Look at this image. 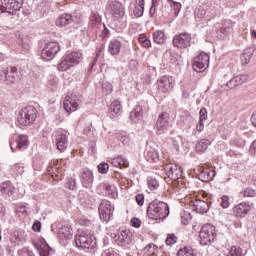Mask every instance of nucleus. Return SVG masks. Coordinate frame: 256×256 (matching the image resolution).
Wrapping results in <instances>:
<instances>
[{
  "label": "nucleus",
  "mask_w": 256,
  "mask_h": 256,
  "mask_svg": "<svg viewBox=\"0 0 256 256\" xmlns=\"http://www.w3.org/2000/svg\"><path fill=\"white\" fill-rule=\"evenodd\" d=\"M147 215L149 219L154 221L166 219V217H169V204L155 199L148 205Z\"/></svg>",
  "instance_id": "nucleus-1"
},
{
  "label": "nucleus",
  "mask_w": 256,
  "mask_h": 256,
  "mask_svg": "<svg viewBox=\"0 0 256 256\" xmlns=\"http://www.w3.org/2000/svg\"><path fill=\"white\" fill-rule=\"evenodd\" d=\"M37 119V109L33 106L23 108L18 116V123L23 127L33 125Z\"/></svg>",
  "instance_id": "nucleus-2"
},
{
  "label": "nucleus",
  "mask_w": 256,
  "mask_h": 256,
  "mask_svg": "<svg viewBox=\"0 0 256 256\" xmlns=\"http://www.w3.org/2000/svg\"><path fill=\"white\" fill-rule=\"evenodd\" d=\"M76 247L82 249H95L97 247V239L93 235H88L85 232L77 234L75 236Z\"/></svg>",
  "instance_id": "nucleus-3"
},
{
  "label": "nucleus",
  "mask_w": 256,
  "mask_h": 256,
  "mask_svg": "<svg viewBox=\"0 0 256 256\" xmlns=\"http://www.w3.org/2000/svg\"><path fill=\"white\" fill-rule=\"evenodd\" d=\"M217 233H215V226L212 224H205L202 226L199 234L200 245H211L212 241H215Z\"/></svg>",
  "instance_id": "nucleus-4"
},
{
  "label": "nucleus",
  "mask_w": 256,
  "mask_h": 256,
  "mask_svg": "<svg viewBox=\"0 0 256 256\" xmlns=\"http://www.w3.org/2000/svg\"><path fill=\"white\" fill-rule=\"evenodd\" d=\"M83 102V96L79 92H74L71 95L66 96L64 100V109L67 113L71 111H77L79 105Z\"/></svg>",
  "instance_id": "nucleus-5"
},
{
  "label": "nucleus",
  "mask_w": 256,
  "mask_h": 256,
  "mask_svg": "<svg viewBox=\"0 0 256 256\" xmlns=\"http://www.w3.org/2000/svg\"><path fill=\"white\" fill-rule=\"evenodd\" d=\"M23 7V0H3L0 1V15L1 13H9L15 15L19 9Z\"/></svg>",
  "instance_id": "nucleus-6"
},
{
  "label": "nucleus",
  "mask_w": 256,
  "mask_h": 256,
  "mask_svg": "<svg viewBox=\"0 0 256 256\" xmlns=\"http://www.w3.org/2000/svg\"><path fill=\"white\" fill-rule=\"evenodd\" d=\"M61 51V46L57 42H49L42 50L41 57L43 61H52L55 59V55H57Z\"/></svg>",
  "instance_id": "nucleus-7"
},
{
  "label": "nucleus",
  "mask_w": 256,
  "mask_h": 256,
  "mask_svg": "<svg viewBox=\"0 0 256 256\" xmlns=\"http://www.w3.org/2000/svg\"><path fill=\"white\" fill-rule=\"evenodd\" d=\"M112 239L118 247H127L131 245L133 238L129 230H122L112 235Z\"/></svg>",
  "instance_id": "nucleus-8"
},
{
  "label": "nucleus",
  "mask_w": 256,
  "mask_h": 256,
  "mask_svg": "<svg viewBox=\"0 0 256 256\" xmlns=\"http://www.w3.org/2000/svg\"><path fill=\"white\" fill-rule=\"evenodd\" d=\"M19 75L16 67H7L0 71V83L11 85L17 81Z\"/></svg>",
  "instance_id": "nucleus-9"
},
{
  "label": "nucleus",
  "mask_w": 256,
  "mask_h": 256,
  "mask_svg": "<svg viewBox=\"0 0 256 256\" xmlns=\"http://www.w3.org/2000/svg\"><path fill=\"white\" fill-rule=\"evenodd\" d=\"M209 67V56L207 53L202 52L194 58L193 69L196 73H203Z\"/></svg>",
  "instance_id": "nucleus-10"
},
{
  "label": "nucleus",
  "mask_w": 256,
  "mask_h": 256,
  "mask_svg": "<svg viewBox=\"0 0 256 256\" xmlns=\"http://www.w3.org/2000/svg\"><path fill=\"white\" fill-rule=\"evenodd\" d=\"M172 43L177 49L191 47V34L184 32L173 37Z\"/></svg>",
  "instance_id": "nucleus-11"
},
{
  "label": "nucleus",
  "mask_w": 256,
  "mask_h": 256,
  "mask_svg": "<svg viewBox=\"0 0 256 256\" xmlns=\"http://www.w3.org/2000/svg\"><path fill=\"white\" fill-rule=\"evenodd\" d=\"M108 11L115 17V19H122V17H125V8L118 0L108 1Z\"/></svg>",
  "instance_id": "nucleus-12"
},
{
  "label": "nucleus",
  "mask_w": 256,
  "mask_h": 256,
  "mask_svg": "<svg viewBox=\"0 0 256 256\" xmlns=\"http://www.w3.org/2000/svg\"><path fill=\"white\" fill-rule=\"evenodd\" d=\"M80 181L85 189H91V187H93V181H95V176H93V170L89 168H83L80 171Z\"/></svg>",
  "instance_id": "nucleus-13"
},
{
  "label": "nucleus",
  "mask_w": 256,
  "mask_h": 256,
  "mask_svg": "<svg viewBox=\"0 0 256 256\" xmlns=\"http://www.w3.org/2000/svg\"><path fill=\"white\" fill-rule=\"evenodd\" d=\"M164 171L169 177V179H172V181H177L182 175L183 171H181V168L177 166V164H166L164 167Z\"/></svg>",
  "instance_id": "nucleus-14"
},
{
  "label": "nucleus",
  "mask_w": 256,
  "mask_h": 256,
  "mask_svg": "<svg viewBox=\"0 0 256 256\" xmlns=\"http://www.w3.org/2000/svg\"><path fill=\"white\" fill-rule=\"evenodd\" d=\"M111 202L109 200H102L99 206V216L102 221H109L111 219Z\"/></svg>",
  "instance_id": "nucleus-15"
},
{
  "label": "nucleus",
  "mask_w": 256,
  "mask_h": 256,
  "mask_svg": "<svg viewBox=\"0 0 256 256\" xmlns=\"http://www.w3.org/2000/svg\"><path fill=\"white\" fill-rule=\"evenodd\" d=\"M249 211H251V205H249V203L247 202H242L240 204H237L233 208V214L238 219H243L247 217Z\"/></svg>",
  "instance_id": "nucleus-16"
},
{
  "label": "nucleus",
  "mask_w": 256,
  "mask_h": 256,
  "mask_svg": "<svg viewBox=\"0 0 256 256\" xmlns=\"http://www.w3.org/2000/svg\"><path fill=\"white\" fill-rule=\"evenodd\" d=\"M29 147V138L27 135H20L16 141L10 142V148L14 152L15 149H19V151H25Z\"/></svg>",
  "instance_id": "nucleus-17"
},
{
  "label": "nucleus",
  "mask_w": 256,
  "mask_h": 256,
  "mask_svg": "<svg viewBox=\"0 0 256 256\" xmlns=\"http://www.w3.org/2000/svg\"><path fill=\"white\" fill-rule=\"evenodd\" d=\"M157 85L162 93H167V91L173 89V77L163 76L157 81Z\"/></svg>",
  "instance_id": "nucleus-18"
},
{
  "label": "nucleus",
  "mask_w": 256,
  "mask_h": 256,
  "mask_svg": "<svg viewBox=\"0 0 256 256\" xmlns=\"http://www.w3.org/2000/svg\"><path fill=\"white\" fill-rule=\"evenodd\" d=\"M0 193L4 199H9V197L15 195V186L11 181L2 182L0 185Z\"/></svg>",
  "instance_id": "nucleus-19"
},
{
  "label": "nucleus",
  "mask_w": 256,
  "mask_h": 256,
  "mask_svg": "<svg viewBox=\"0 0 256 256\" xmlns=\"http://www.w3.org/2000/svg\"><path fill=\"white\" fill-rule=\"evenodd\" d=\"M171 127V124L169 123V114L167 112H164L159 115L158 120L156 122V129L157 131H167Z\"/></svg>",
  "instance_id": "nucleus-20"
},
{
  "label": "nucleus",
  "mask_w": 256,
  "mask_h": 256,
  "mask_svg": "<svg viewBox=\"0 0 256 256\" xmlns=\"http://www.w3.org/2000/svg\"><path fill=\"white\" fill-rule=\"evenodd\" d=\"M40 243L41 245L36 242L33 243L34 247H36L37 251H39L40 256H50L52 255V253H55V251H53V248H50L49 244H47V241H45V239H42Z\"/></svg>",
  "instance_id": "nucleus-21"
},
{
  "label": "nucleus",
  "mask_w": 256,
  "mask_h": 256,
  "mask_svg": "<svg viewBox=\"0 0 256 256\" xmlns=\"http://www.w3.org/2000/svg\"><path fill=\"white\" fill-rule=\"evenodd\" d=\"M193 207L196 213H200L201 215L207 213L209 211V202L201 199H197L193 202Z\"/></svg>",
  "instance_id": "nucleus-22"
},
{
  "label": "nucleus",
  "mask_w": 256,
  "mask_h": 256,
  "mask_svg": "<svg viewBox=\"0 0 256 256\" xmlns=\"http://www.w3.org/2000/svg\"><path fill=\"white\" fill-rule=\"evenodd\" d=\"M211 9V5L209 3H202L198 8L194 10V17L196 21H201L207 15V11Z\"/></svg>",
  "instance_id": "nucleus-23"
},
{
  "label": "nucleus",
  "mask_w": 256,
  "mask_h": 256,
  "mask_svg": "<svg viewBox=\"0 0 256 256\" xmlns=\"http://www.w3.org/2000/svg\"><path fill=\"white\" fill-rule=\"evenodd\" d=\"M144 157L150 163H157L159 161V151L153 147H148L146 148Z\"/></svg>",
  "instance_id": "nucleus-24"
},
{
  "label": "nucleus",
  "mask_w": 256,
  "mask_h": 256,
  "mask_svg": "<svg viewBox=\"0 0 256 256\" xmlns=\"http://www.w3.org/2000/svg\"><path fill=\"white\" fill-rule=\"evenodd\" d=\"M215 175H216V172L214 169L211 170L209 168H206L198 174V177L200 181H203L204 183H209V181H213V178L215 177Z\"/></svg>",
  "instance_id": "nucleus-25"
},
{
  "label": "nucleus",
  "mask_w": 256,
  "mask_h": 256,
  "mask_svg": "<svg viewBox=\"0 0 256 256\" xmlns=\"http://www.w3.org/2000/svg\"><path fill=\"white\" fill-rule=\"evenodd\" d=\"M73 23V15L64 13L56 20L57 27H66V25H71Z\"/></svg>",
  "instance_id": "nucleus-26"
},
{
  "label": "nucleus",
  "mask_w": 256,
  "mask_h": 256,
  "mask_svg": "<svg viewBox=\"0 0 256 256\" xmlns=\"http://www.w3.org/2000/svg\"><path fill=\"white\" fill-rule=\"evenodd\" d=\"M69 144L67 140V135L65 134H60L56 138V146L58 151L63 153L67 149V145Z\"/></svg>",
  "instance_id": "nucleus-27"
},
{
  "label": "nucleus",
  "mask_w": 256,
  "mask_h": 256,
  "mask_svg": "<svg viewBox=\"0 0 256 256\" xmlns=\"http://www.w3.org/2000/svg\"><path fill=\"white\" fill-rule=\"evenodd\" d=\"M109 113L111 117H119V115L123 113V110L121 109V102H119V100H115L111 103Z\"/></svg>",
  "instance_id": "nucleus-28"
},
{
  "label": "nucleus",
  "mask_w": 256,
  "mask_h": 256,
  "mask_svg": "<svg viewBox=\"0 0 256 256\" xmlns=\"http://www.w3.org/2000/svg\"><path fill=\"white\" fill-rule=\"evenodd\" d=\"M66 58L72 67L79 65L81 63V59H83L81 53L79 52H71L70 54L66 55Z\"/></svg>",
  "instance_id": "nucleus-29"
},
{
  "label": "nucleus",
  "mask_w": 256,
  "mask_h": 256,
  "mask_svg": "<svg viewBox=\"0 0 256 256\" xmlns=\"http://www.w3.org/2000/svg\"><path fill=\"white\" fill-rule=\"evenodd\" d=\"M144 12H145V0H136V4L133 10L134 16L137 18L143 17Z\"/></svg>",
  "instance_id": "nucleus-30"
},
{
  "label": "nucleus",
  "mask_w": 256,
  "mask_h": 256,
  "mask_svg": "<svg viewBox=\"0 0 256 256\" xmlns=\"http://www.w3.org/2000/svg\"><path fill=\"white\" fill-rule=\"evenodd\" d=\"M143 115V107L136 106L131 112H130V119L132 123H138L139 119H141Z\"/></svg>",
  "instance_id": "nucleus-31"
},
{
  "label": "nucleus",
  "mask_w": 256,
  "mask_h": 256,
  "mask_svg": "<svg viewBox=\"0 0 256 256\" xmlns=\"http://www.w3.org/2000/svg\"><path fill=\"white\" fill-rule=\"evenodd\" d=\"M209 145H211V141L209 139H202L196 144L195 149L197 153H205L209 148Z\"/></svg>",
  "instance_id": "nucleus-32"
},
{
  "label": "nucleus",
  "mask_w": 256,
  "mask_h": 256,
  "mask_svg": "<svg viewBox=\"0 0 256 256\" xmlns=\"http://www.w3.org/2000/svg\"><path fill=\"white\" fill-rule=\"evenodd\" d=\"M108 51L112 55H117L121 52V42L119 40H112L108 46Z\"/></svg>",
  "instance_id": "nucleus-33"
},
{
  "label": "nucleus",
  "mask_w": 256,
  "mask_h": 256,
  "mask_svg": "<svg viewBox=\"0 0 256 256\" xmlns=\"http://www.w3.org/2000/svg\"><path fill=\"white\" fill-rule=\"evenodd\" d=\"M90 25L93 27V29H99L101 27V17L99 14L93 13L90 16Z\"/></svg>",
  "instance_id": "nucleus-34"
},
{
  "label": "nucleus",
  "mask_w": 256,
  "mask_h": 256,
  "mask_svg": "<svg viewBox=\"0 0 256 256\" xmlns=\"http://www.w3.org/2000/svg\"><path fill=\"white\" fill-rule=\"evenodd\" d=\"M102 187L105 189L106 193L112 197V199H115V196L117 195V187H115V185L104 183Z\"/></svg>",
  "instance_id": "nucleus-35"
},
{
  "label": "nucleus",
  "mask_w": 256,
  "mask_h": 256,
  "mask_svg": "<svg viewBox=\"0 0 256 256\" xmlns=\"http://www.w3.org/2000/svg\"><path fill=\"white\" fill-rule=\"evenodd\" d=\"M153 39L154 43H157L158 45H163V43H165V33L161 30H158L153 33Z\"/></svg>",
  "instance_id": "nucleus-36"
},
{
  "label": "nucleus",
  "mask_w": 256,
  "mask_h": 256,
  "mask_svg": "<svg viewBox=\"0 0 256 256\" xmlns=\"http://www.w3.org/2000/svg\"><path fill=\"white\" fill-rule=\"evenodd\" d=\"M49 11V2L42 1L36 7V13H40V15H45Z\"/></svg>",
  "instance_id": "nucleus-37"
},
{
  "label": "nucleus",
  "mask_w": 256,
  "mask_h": 256,
  "mask_svg": "<svg viewBox=\"0 0 256 256\" xmlns=\"http://www.w3.org/2000/svg\"><path fill=\"white\" fill-rule=\"evenodd\" d=\"M251 57H253V50L251 49L245 50L240 57L242 65H248L249 61H251Z\"/></svg>",
  "instance_id": "nucleus-38"
},
{
  "label": "nucleus",
  "mask_w": 256,
  "mask_h": 256,
  "mask_svg": "<svg viewBox=\"0 0 256 256\" xmlns=\"http://www.w3.org/2000/svg\"><path fill=\"white\" fill-rule=\"evenodd\" d=\"M59 233L63 235L65 239H71V237H73V228H71V226H62Z\"/></svg>",
  "instance_id": "nucleus-39"
},
{
  "label": "nucleus",
  "mask_w": 256,
  "mask_h": 256,
  "mask_svg": "<svg viewBox=\"0 0 256 256\" xmlns=\"http://www.w3.org/2000/svg\"><path fill=\"white\" fill-rule=\"evenodd\" d=\"M71 64L69 60L67 59V56L63 58L61 63L58 64V71H67L68 69H71Z\"/></svg>",
  "instance_id": "nucleus-40"
},
{
  "label": "nucleus",
  "mask_w": 256,
  "mask_h": 256,
  "mask_svg": "<svg viewBox=\"0 0 256 256\" xmlns=\"http://www.w3.org/2000/svg\"><path fill=\"white\" fill-rule=\"evenodd\" d=\"M65 189H69L70 191H75L77 189V181L75 178H68L65 183Z\"/></svg>",
  "instance_id": "nucleus-41"
},
{
  "label": "nucleus",
  "mask_w": 256,
  "mask_h": 256,
  "mask_svg": "<svg viewBox=\"0 0 256 256\" xmlns=\"http://www.w3.org/2000/svg\"><path fill=\"white\" fill-rule=\"evenodd\" d=\"M102 91L104 95H109L113 92V84L107 81L102 82Z\"/></svg>",
  "instance_id": "nucleus-42"
},
{
  "label": "nucleus",
  "mask_w": 256,
  "mask_h": 256,
  "mask_svg": "<svg viewBox=\"0 0 256 256\" xmlns=\"http://www.w3.org/2000/svg\"><path fill=\"white\" fill-rule=\"evenodd\" d=\"M97 169L101 175H107V173H109V164L107 162H102L97 166Z\"/></svg>",
  "instance_id": "nucleus-43"
},
{
  "label": "nucleus",
  "mask_w": 256,
  "mask_h": 256,
  "mask_svg": "<svg viewBox=\"0 0 256 256\" xmlns=\"http://www.w3.org/2000/svg\"><path fill=\"white\" fill-rule=\"evenodd\" d=\"M228 256H243V249L233 246L228 253Z\"/></svg>",
  "instance_id": "nucleus-44"
},
{
  "label": "nucleus",
  "mask_w": 256,
  "mask_h": 256,
  "mask_svg": "<svg viewBox=\"0 0 256 256\" xmlns=\"http://www.w3.org/2000/svg\"><path fill=\"white\" fill-rule=\"evenodd\" d=\"M156 251H157V246L155 244H148L144 248V253H147L148 256L155 255Z\"/></svg>",
  "instance_id": "nucleus-45"
},
{
  "label": "nucleus",
  "mask_w": 256,
  "mask_h": 256,
  "mask_svg": "<svg viewBox=\"0 0 256 256\" xmlns=\"http://www.w3.org/2000/svg\"><path fill=\"white\" fill-rule=\"evenodd\" d=\"M148 187L151 191H157V189H159V181L155 178H151L148 181Z\"/></svg>",
  "instance_id": "nucleus-46"
},
{
  "label": "nucleus",
  "mask_w": 256,
  "mask_h": 256,
  "mask_svg": "<svg viewBox=\"0 0 256 256\" xmlns=\"http://www.w3.org/2000/svg\"><path fill=\"white\" fill-rule=\"evenodd\" d=\"M234 79H236V83L238 85H243V83H246V81L249 79V75H247V74H240L238 76H235Z\"/></svg>",
  "instance_id": "nucleus-47"
},
{
  "label": "nucleus",
  "mask_w": 256,
  "mask_h": 256,
  "mask_svg": "<svg viewBox=\"0 0 256 256\" xmlns=\"http://www.w3.org/2000/svg\"><path fill=\"white\" fill-rule=\"evenodd\" d=\"M177 243V236L174 233H170L166 238V245H175Z\"/></svg>",
  "instance_id": "nucleus-48"
},
{
  "label": "nucleus",
  "mask_w": 256,
  "mask_h": 256,
  "mask_svg": "<svg viewBox=\"0 0 256 256\" xmlns=\"http://www.w3.org/2000/svg\"><path fill=\"white\" fill-rule=\"evenodd\" d=\"M19 43L21 44L22 49H24L25 51H29L31 47L29 38H21Z\"/></svg>",
  "instance_id": "nucleus-49"
},
{
  "label": "nucleus",
  "mask_w": 256,
  "mask_h": 256,
  "mask_svg": "<svg viewBox=\"0 0 256 256\" xmlns=\"http://www.w3.org/2000/svg\"><path fill=\"white\" fill-rule=\"evenodd\" d=\"M231 205V203L229 202V196L227 195H223L221 197V207L223 209H229V206Z\"/></svg>",
  "instance_id": "nucleus-50"
},
{
  "label": "nucleus",
  "mask_w": 256,
  "mask_h": 256,
  "mask_svg": "<svg viewBox=\"0 0 256 256\" xmlns=\"http://www.w3.org/2000/svg\"><path fill=\"white\" fill-rule=\"evenodd\" d=\"M177 256H195L193 251L189 248L180 249L177 253Z\"/></svg>",
  "instance_id": "nucleus-51"
},
{
  "label": "nucleus",
  "mask_w": 256,
  "mask_h": 256,
  "mask_svg": "<svg viewBox=\"0 0 256 256\" xmlns=\"http://www.w3.org/2000/svg\"><path fill=\"white\" fill-rule=\"evenodd\" d=\"M139 42L142 43L145 47H151V40H149L145 34H141L139 36Z\"/></svg>",
  "instance_id": "nucleus-52"
},
{
  "label": "nucleus",
  "mask_w": 256,
  "mask_h": 256,
  "mask_svg": "<svg viewBox=\"0 0 256 256\" xmlns=\"http://www.w3.org/2000/svg\"><path fill=\"white\" fill-rule=\"evenodd\" d=\"M114 163H118L120 167H129V162L123 157H118L116 160H114Z\"/></svg>",
  "instance_id": "nucleus-53"
},
{
  "label": "nucleus",
  "mask_w": 256,
  "mask_h": 256,
  "mask_svg": "<svg viewBox=\"0 0 256 256\" xmlns=\"http://www.w3.org/2000/svg\"><path fill=\"white\" fill-rule=\"evenodd\" d=\"M117 139H119V141H121V143H123V145H127V143H129V137H127L125 132H121V133L117 134Z\"/></svg>",
  "instance_id": "nucleus-54"
},
{
  "label": "nucleus",
  "mask_w": 256,
  "mask_h": 256,
  "mask_svg": "<svg viewBox=\"0 0 256 256\" xmlns=\"http://www.w3.org/2000/svg\"><path fill=\"white\" fill-rule=\"evenodd\" d=\"M181 219H182L183 225H187V223L191 221V213L184 212L183 214H181Z\"/></svg>",
  "instance_id": "nucleus-55"
},
{
  "label": "nucleus",
  "mask_w": 256,
  "mask_h": 256,
  "mask_svg": "<svg viewBox=\"0 0 256 256\" xmlns=\"http://www.w3.org/2000/svg\"><path fill=\"white\" fill-rule=\"evenodd\" d=\"M135 199L137 205H139V207H143V205L145 204V196L143 194H137Z\"/></svg>",
  "instance_id": "nucleus-56"
},
{
  "label": "nucleus",
  "mask_w": 256,
  "mask_h": 256,
  "mask_svg": "<svg viewBox=\"0 0 256 256\" xmlns=\"http://www.w3.org/2000/svg\"><path fill=\"white\" fill-rule=\"evenodd\" d=\"M245 197H256V191L252 188H246L243 192Z\"/></svg>",
  "instance_id": "nucleus-57"
},
{
  "label": "nucleus",
  "mask_w": 256,
  "mask_h": 256,
  "mask_svg": "<svg viewBox=\"0 0 256 256\" xmlns=\"http://www.w3.org/2000/svg\"><path fill=\"white\" fill-rule=\"evenodd\" d=\"M199 115V121H207V109L201 108Z\"/></svg>",
  "instance_id": "nucleus-58"
},
{
  "label": "nucleus",
  "mask_w": 256,
  "mask_h": 256,
  "mask_svg": "<svg viewBox=\"0 0 256 256\" xmlns=\"http://www.w3.org/2000/svg\"><path fill=\"white\" fill-rule=\"evenodd\" d=\"M5 215H7L5 205H3V203H0V220L5 219Z\"/></svg>",
  "instance_id": "nucleus-59"
},
{
  "label": "nucleus",
  "mask_w": 256,
  "mask_h": 256,
  "mask_svg": "<svg viewBox=\"0 0 256 256\" xmlns=\"http://www.w3.org/2000/svg\"><path fill=\"white\" fill-rule=\"evenodd\" d=\"M237 85L239 84H237V80L235 79V77L226 83V87H229L230 89L237 87Z\"/></svg>",
  "instance_id": "nucleus-60"
},
{
  "label": "nucleus",
  "mask_w": 256,
  "mask_h": 256,
  "mask_svg": "<svg viewBox=\"0 0 256 256\" xmlns=\"http://www.w3.org/2000/svg\"><path fill=\"white\" fill-rule=\"evenodd\" d=\"M131 225L132 227H135L136 229H138V227H141V220L139 218H132Z\"/></svg>",
  "instance_id": "nucleus-61"
},
{
  "label": "nucleus",
  "mask_w": 256,
  "mask_h": 256,
  "mask_svg": "<svg viewBox=\"0 0 256 256\" xmlns=\"http://www.w3.org/2000/svg\"><path fill=\"white\" fill-rule=\"evenodd\" d=\"M32 229H33V231H36L37 233H39V231H41V223L39 222V220H36L33 223Z\"/></svg>",
  "instance_id": "nucleus-62"
},
{
  "label": "nucleus",
  "mask_w": 256,
  "mask_h": 256,
  "mask_svg": "<svg viewBox=\"0 0 256 256\" xmlns=\"http://www.w3.org/2000/svg\"><path fill=\"white\" fill-rule=\"evenodd\" d=\"M102 256H119V254L115 253L113 250H108Z\"/></svg>",
  "instance_id": "nucleus-63"
},
{
  "label": "nucleus",
  "mask_w": 256,
  "mask_h": 256,
  "mask_svg": "<svg viewBox=\"0 0 256 256\" xmlns=\"http://www.w3.org/2000/svg\"><path fill=\"white\" fill-rule=\"evenodd\" d=\"M250 121H251V124L253 125V127H256V112L254 114H252Z\"/></svg>",
  "instance_id": "nucleus-64"
}]
</instances>
